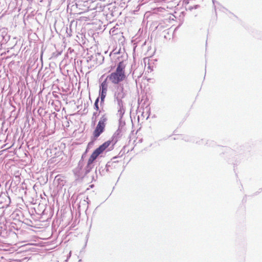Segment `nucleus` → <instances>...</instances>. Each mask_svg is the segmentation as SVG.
<instances>
[{"instance_id": "f257e3e1", "label": "nucleus", "mask_w": 262, "mask_h": 262, "mask_svg": "<svg viewBox=\"0 0 262 262\" xmlns=\"http://www.w3.org/2000/svg\"><path fill=\"white\" fill-rule=\"evenodd\" d=\"M125 66L122 62L118 64L116 71L107 76V78L114 84H118L123 81L126 76L125 74Z\"/></svg>"}, {"instance_id": "f03ea898", "label": "nucleus", "mask_w": 262, "mask_h": 262, "mask_svg": "<svg viewBox=\"0 0 262 262\" xmlns=\"http://www.w3.org/2000/svg\"><path fill=\"white\" fill-rule=\"evenodd\" d=\"M113 140H107L97 148L92 154L88 161V165H91L98 156L103 153L111 144Z\"/></svg>"}, {"instance_id": "7ed1b4c3", "label": "nucleus", "mask_w": 262, "mask_h": 262, "mask_svg": "<svg viewBox=\"0 0 262 262\" xmlns=\"http://www.w3.org/2000/svg\"><path fill=\"white\" fill-rule=\"evenodd\" d=\"M107 120L106 115H103L93 132V135L95 138H97L104 132Z\"/></svg>"}, {"instance_id": "20e7f679", "label": "nucleus", "mask_w": 262, "mask_h": 262, "mask_svg": "<svg viewBox=\"0 0 262 262\" xmlns=\"http://www.w3.org/2000/svg\"><path fill=\"white\" fill-rule=\"evenodd\" d=\"M107 80L106 79L104 81H103V82L101 84L100 89L101 90V91H103L104 92H107Z\"/></svg>"}, {"instance_id": "39448f33", "label": "nucleus", "mask_w": 262, "mask_h": 262, "mask_svg": "<svg viewBox=\"0 0 262 262\" xmlns=\"http://www.w3.org/2000/svg\"><path fill=\"white\" fill-rule=\"evenodd\" d=\"M98 102H99V98H97L95 102V103H94V108L97 111H98L99 110V107L98 106Z\"/></svg>"}, {"instance_id": "423d86ee", "label": "nucleus", "mask_w": 262, "mask_h": 262, "mask_svg": "<svg viewBox=\"0 0 262 262\" xmlns=\"http://www.w3.org/2000/svg\"><path fill=\"white\" fill-rule=\"evenodd\" d=\"M107 92H103L101 91V99L102 101H103V99L105 97L106 94Z\"/></svg>"}, {"instance_id": "0eeeda50", "label": "nucleus", "mask_w": 262, "mask_h": 262, "mask_svg": "<svg viewBox=\"0 0 262 262\" xmlns=\"http://www.w3.org/2000/svg\"><path fill=\"white\" fill-rule=\"evenodd\" d=\"M97 114V113H93V116H96Z\"/></svg>"}, {"instance_id": "6e6552de", "label": "nucleus", "mask_w": 262, "mask_h": 262, "mask_svg": "<svg viewBox=\"0 0 262 262\" xmlns=\"http://www.w3.org/2000/svg\"><path fill=\"white\" fill-rule=\"evenodd\" d=\"M27 1H31V2H32V0H27Z\"/></svg>"}, {"instance_id": "1a4fd4ad", "label": "nucleus", "mask_w": 262, "mask_h": 262, "mask_svg": "<svg viewBox=\"0 0 262 262\" xmlns=\"http://www.w3.org/2000/svg\"><path fill=\"white\" fill-rule=\"evenodd\" d=\"M123 88H122V91L123 92Z\"/></svg>"}]
</instances>
